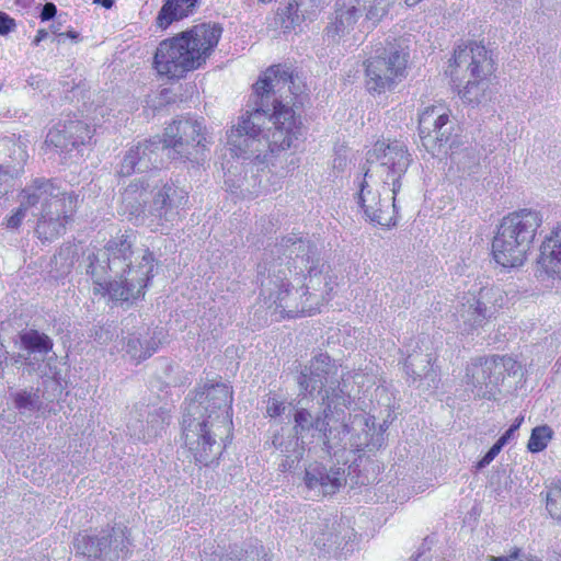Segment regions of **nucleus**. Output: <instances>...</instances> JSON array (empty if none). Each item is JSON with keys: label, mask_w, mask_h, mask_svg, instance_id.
Returning a JSON list of instances; mask_svg holds the SVG:
<instances>
[{"label": "nucleus", "mask_w": 561, "mask_h": 561, "mask_svg": "<svg viewBox=\"0 0 561 561\" xmlns=\"http://www.w3.org/2000/svg\"><path fill=\"white\" fill-rule=\"evenodd\" d=\"M34 359L32 358V356L28 355V353L26 355L24 354H21V353H16V354H13L11 357H10V362L12 365H27V366H32L34 365Z\"/></svg>", "instance_id": "4d7b16f0"}, {"label": "nucleus", "mask_w": 561, "mask_h": 561, "mask_svg": "<svg viewBox=\"0 0 561 561\" xmlns=\"http://www.w3.org/2000/svg\"><path fill=\"white\" fill-rule=\"evenodd\" d=\"M339 367L328 354L314 356L309 365L301 368L297 376V383L301 393H322L330 383L339 381Z\"/></svg>", "instance_id": "4be33fe9"}, {"label": "nucleus", "mask_w": 561, "mask_h": 561, "mask_svg": "<svg viewBox=\"0 0 561 561\" xmlns=\"http://www.w3.org/2000/svg\"><path fill=\"white\" fill-rule=\"evenodd\" d=\"M342 376H339L336 383H330L322 390V404L323 411L329 415L333 414V410L337 411L341 407L347 408L351 404V397L341 386Z\"/></svg>", "instance_id": "473e14b6"}, {"label": "nucleus", "mask_w": 561, "mask_h": 561, "mask_svg": "<svg viewBox=\"0 0 561 561\" xmlns=\"http://www.w3.org/2000/svg\"><path fill=\"white\" fill-rule=\"evenodd\" d=\"M524 421V416L517 417L514 423L506 430V432L497 439V442L504 447L511 439L514 438L515 432L520 427Z\"/></svg>", "instance_id": "603ef678"}, {"label": "nucleus", "mask_w": 561, "mask_h": 561, "mask_svg": "<svg viewBox=\"0 0 561 561\" xmlns=\"http://www.w3.org/2000/svg\"><path fill=\"white\" fill-rule=\"evenodd\" d=\"M167 156L172 160L199 165L206 160L207 138L202 124L188 117H179L169 124L161 138Z\"/></svg>", "instance_id": "f8f14e48"}, {"label": "nucleus", "mask_w": 561, "mask_h": 561, "mask_svg": "<svg viewBox=\"0 0 561 561\" xmlns=\"http://www.w3.org/2000/svg\"><path fill=\"white\" fill-rule=\"evenodd\" d=\"M48 35H49V31L48 30L39 28L37 31V34H36L35 38L33 39V45L38 46L42 41H44V39H46L48 37Z\"/></svg>", "instance_id": "13d9d810"}, {"label": "nucleus", "mask_w": 561, "mask_h": 561, "mask_svg": "<svg viewBox=\"0 0 561 561\" xmlns=\"http://www.w3.org/2000/svg\"><path fill=\"white\" fill-rule=\"evenodd\" d=\"M493 359L497 366L496 370L501 371V381L504 379L505 374L515 375L519 369L517 362L510 356L494 355Z\"/></svg>", "instance_id": "a18cd8bd"}, {"label": "nucleus", "mask_w": 561, "mask_h": 561, "mask_svg": "<svg viewBox=\"0 0 561 561\" xmlns=\"http://www.w3.org/2000/svg\"><path fill=\"white\" fill-rule=\"evenodd\" d=\"M341 427H342V433H343V435H346V434H348V433H350V426H348V424L343 423V424L341 425Z\"/></svg>", "instance_id": "69168bd1"}, {"label": "nucleus", "mask_w": 561, "mask_h": 561, "mask_svg": "<svg viewBox=\"0 0 561 561\" xmlns=\"http://www.w3.org/2000/svg\"><path fill=\"white\" fill-rule=\"evenodd\" d=\"M182 426L185 446L194 461L207 467L219 459L225 438L231 436L232 420L226 414L201 416L185 411Z\"/></svg>", "instance_id": "6e6552de"}, {"label": "nucleus", "mask_w": 561, "mask_h": 561, "mask_svg": "<svg viewBox=\"0 0 561 561\" xmlns=\"http://www.w3.org/2000/svg\"><path fill=\"white\" fill-rule=\"evenodd\" d=\"M454 82L460 79L462 72H469L467 84L459 89L458 94L465 103L478 105L485 100L488 78L495 71L492 51L476 42L463 47L458 46L449 65Z\"/></svg>", "instance_id": "1a4fd4ad"}, {"label": "nucleus", "mask_w": 561, "mask_h": 561, "mask_svg": "<svg viewBox=\"0 0 561 561\" xmlns=\"http://www.w3.org/2000/svg\"><path fill=\"white\" fill-rule=\"evenodd\" d=\"M502 305V293L496 287H481L477 294L462 296L454 313L457 328L467 334L483 328Z\"/></svg>", "instance_id": "2eb2a0df"}, {"label": "nucleus", "mask_w": 561, "mask_h": 561, "mask_svg": "<svg viewBox=\"0 0 561 561\" xmlns=\"http://www.w3.org/2000/svg\"><path fill=\"white\" fill-rule=\"evenodd\" d=\"M127 527L115 524L94 531H83L73 539L77 554L88 561H116L128 543Z\"/></svg>", "instance_id": "4468645a"}, {"label": "nucleus", "mask_w": 561, "mask_h": 561, "mask_svg": "<svg viewBox=\"0 0 561 561\" xmlns=\"http://www.w3.org/2000/svg\"><path fill=\"white\" fill-rule=\"evenodd\" d=\"M301 531L323 556L337 558L353 551L355 530L337 516H320L312 512L302 524Z\"/></svg>", "instance_id": "ddd939ff"}, {"label": "nucleus", "mask_w": 561, "mask_h": 561, "mask_svg": "<svg viewBox=\"0 0 561 561\" xmlns=\"http://www.w3.org/2000/svg\"><path fill=\"white\" fill-rule=\"evenodd\" d=\"M322 463H310L305 470L304 481L309 490H318L320 492V481L323 478Z\"/></svg>", "instance_id": "37998d69"}, {"label": "nucleus", "mask_w": 561, "mask_h": 561, "mask_svg": "<svg viewBox=\"0 0 561 561\" xmlns=\"http://www.w3.org/2000/svg\"><path fill=\"white\" fill-rule=\"evenodd\" d=\"M14 407L20 412H36L43 408L42 391L31 387L13 394Z\"/></svg>", "instance_id": "c9c22d12"}, {"label": "nucleus", "mask_w": 561, "mask_h": 561, "mask_svg": "<svg viewBox=\"0 0 561 561\" xmlns=\"http://www.w3.org/2000/svg\"><path fill=\"white\" fill-rule=\"evenodd\" d=\"M267 268V275L259 271L261 282V294L270 301V308L279 312L283 318H296L311 316L317 311L314 304L307 301L304 288L297 289L288 282L287 264L282 254H276Z\"/></svg>", "instance_id": "9d476101"}, {"label": "nucleus", "mask_w": 561, "mask_h": 561, "mask_svg": "<svg viewBox=\"0 0 561 561\" xmlns=\"http://www.w3.org/2000/svg\"><path fill=\"white\" fill-rule=\"evenodd\" d=\"M520 0H494L497 7H501L503 10L514 8Z\"/></svg>", "instance_id": "bf43d9fd"}, {"label": "nucleus", "mask_w": 561, "mask_h": 561, "mask_svg": "<svg viewBox=\"0 0 561 561\" xmlns=\"http://www.w3.org/2000/svg\"><path fill=\"white\" fill-rule=\"evenodd\" d=\"M329 415L322 410L316 416L305 408L297 409L294 414V431L295 439L304 438V434L314 430L319 433V437L322 440V449L331 454L335 450L342 440L341 437L332 436L333 428L329 424Z\"/></svg>", "instance_id": "5701e85b"}, {"label": "nucleus", "mask_w": 561, "mask_h": 561, "mask_svg": "<svg viewBox=\"0 0 561 561\" xmlns=\"http://www.w3.org/2000/svg\"><path fill=\"white\" fill-rule=\"evenodd\" d=\"M321 3H323V0H290L284 11L286 16L284 27L287 30L294 28Z\"/></svg>", "instance_id": "72a5a7b5"}, {"label": "nucleus", "mask_w": 561, "mask_h": 561, "mask_svg": "<svg viewBox=\"0 0 561 561\" xmlns=\"http://www.w3.org/2000/svg\"><path fill=\"white\" fill-rule=\"evenodd\" d=\"M15 26L14 19L5 12L0 11V35H8L14 31Z\"/></svg>", "instance_id": "5fc2aeb1"}, {"label": "nucleus", "mask_w": 561, "mask_h": 561, "mask_svg": "<svg viewBox=\"0 0 561 561\" xmlns=\"http://www.w3.org/2000/svg\"><path fill=\"white\" fill-rule=\"evenodd\" d=\"M409 51L401 44H389L364 62L365 87L370 94L394 89L405 77Z\"/></svg>", "instance_id": "9b49d317"}, {"label": "nucleus", "mask_w": 561, "mask_h": 561, "mask_svg": "<svg viewBox=\"0 0 561 561\" xmlns=\"http://www.w3.org/2000/svg\"><path fill=\"white\" fill-rule=\"evenodd\" d=\"M9 178H10L9 171L7 169H4L3 167H0V185L5 183Z\"/></svg>", "instance_id": "052dcab7"}, {"label": "nucleus", "mask_w": 561, "mask_h": 561, "mask_svg": "<svg viewBox=\"0 0 561 561\" xmlns=\"http://www.w3.org/2000/svg\"><path fill=\"white\" fill-rule=\"evenodd\" d=\"M232 389L225 382H205L198 387L194 400L185 409L191 414L219 416L226 414L231 417Z\"/></svg>", "instance_id": "aec40b11"}, {"label": "nucleus", "mask_w": 561, "mask_h": 561, "mask_svg": "<svg viewBox=\"0 0 561 561\" xmlns=\"http://www.w3.org/2000/svg\"><path fill=\"white\" fill-rule=\"evenodd\" d=\"M440 153L449 154L451 163L456 165L462 179H476L480 173V154L472 146L462 147V142L455 135Z\"/></svg>", "instance_id": "bb28decb"}, {"label": "nucleus", "mask_w": 561, "mask_h": 561, "mask_svg": "<svg viewBox=\"0 0 561 561\" xmlns=\"http://www.w3.org/2000/svg\"><path fill=\"white\" fill-rule=\"evenodd\" d=\"M493 356L490 358L479 357L467 366V385L476 389V396L485 398L491 393L490 386H497L501 381V371L496 370Z\"/></svg>", "instance_id": "a878e982"}, {"label": "nucleus", "mask_w": 561, "mask_h": 561, "mask_svg": "<svg viewBox=\"0 0 561 561\" xmlns=\"http://www.w3.org/2000/svg\"><path fill=\"white\" fill-rule=\"evenodd\" d=\"M20 346L34 360H44L49 352L53 351L54 342L50 336L35 329L23 330L19 333Z\"/></svg>", "instance_id": "c756f323"}, {"label": "nucleus", "mask_w": 561, "mask_h": 561, "mask_svg": "<svg viewBox=\"0 0 561 561\" xmlns=\"http://www.w3.org/2000/svg\"><path fill=\"white\" fill-rule=\"evenodd\" d=\"M323 478L320 483V492L323 495L335 493L345 482V470L341 467H331L328 469L322 465Z\"/></svg>", "instance_id": "e433bc0d"}, {"label": "nucleus", "mask_w": 561, "mask_h": 561, "mask_svg": "<svg viewBox=\"0 0 561 561\" xmlns=\"http://www.w3.org/2000/svg\"><path fill=\"white\" fill-rule=\"evenodd\" d=\"M301 92L288 67H270L253 84L244 113L228 134L231 156L261 170L275 152L290 148L302 135V123L284 101Z\"/></svg>", "instance_id": "f257e3e1"}, {"label": "nucleus", "mask_w": 561, "mask_h": 561, "mask_svg": "<svg viewBox=\"0 0 561 561\" xmlns=\"http://www.w3.org/2000/svg\"><path fill=\"white\" fill-rule=\"evenodd\" d=\"M66 22V14H58L56 19H54V22L50 24L48 31L49 33L55 35L54 41L57 42V44H61L65 42V34L61 32V27L64 23Z\"/></svg>", "instance_id": "8fccbe9b"}, {"label": "nucleus", "mask_w": 561, "mask_h": 561, "mask_svg": "<svg viewBox=\"0 0 561 561\" xmlns=\"http://www.w3.org/2000/svg\"><path fill=\"white\" fill-rule=\"evenodd\" d=\"M219 24L202 23L157 47L153 66L160 76L180 79L206 62L221 37Z\"/></svg>", "instance_id": "20e7f679"}, {"label": "nucleus", "mask_w": 561, "mask_h": 561, "mask_svg": "<svg viewBox=\"0 0 561 561\" xmlns=\"http://www.w3.org/2000/svg\"><path fill=\"white\" fill-rule=\"evenodd\" d=\"M295 455H289L288 453H283L286 457V459H284L280 463H279V468H280V471L285 472L287 470H290L294 466L295 462H298L302 456V451L300 449H298V447L296 449H293Z\"/></svg>", "instance_id": "864d4df0"}, {"label": "nucleus", "mask_w": 561, "mask_h": 561, "mask_svg": "<svg viewBox=\"0 0 561 561\" xmlns=\"http://www.w3.org/2000/svg\"><path fill=\"white\" fill-rule=\"evenodd\" d=\"M164 151L167 150L159 136L139 141L125 152L116 172L119 176H130L134 173L160 169Z\"/></svg>", "instance_id": "6ab92c4d"}, {"label": "nucleus", "mask_w": 561, "mask_h": 561, "mask_svg": "<svg viewBox=\"0 0 561 561\" xmlns=\"http://www.w3.org/2000/svg\"><path fill=\"white\" fill-rule=\"evenodd\" d=\"M188 202V193L173 182L164 183L154 194L148 209L150 222L157 226L173 224Z\"/></svg>", "instance_id": "412c9836"}, {"label": "nucleus", "mask_w": 561, "mask_h": 561, "mask_svg": "<svg viewBox=\"0 0 561 561\" xmlns=\"http://www.w3.org/2000/svg\"><path fill=\"white\" fill-rule=\"evenodd\" d=\"M46 144L59 148L62 151H71L70 138L65 133V124L51 128L46 136Z\"/></svg>", "instance_id": "a19ab883"}, {"label": "nucleus", "mask_w": 561, "mask_h": 561, "mask_svg": "<svg viewBox=\"0 0 561 561\" xmlns=\"http://www.w3.org/2000/svg\"><path fill=\"white\" fill-rule=\"evenodd\" d=\"M133 245L131 234L124 233L88 255L87 274L94 295L108 296L122 306L144 298L153 277L154 256L149 249L135 251Z\"/></svg>", "instance_id": "f03ea898"}, {"label": "nucleus", "mask_w": 561, "mask_h": 561, "mask_svg": "<svg viewBox=\"0 0 561 561\" xmlns=\"http://www.w3.org/2000/svg\"><path fill=\"white\" fill-rule=\"evenodd\" d=\"M552 430L548 425L537 426L531 431L527 448L531 453L542 451L552 438Z\"/></svg>", "instance_id": "58836bf2"}, {"label": "nucleus", "mask_w": 561, "mask_h": 561, "mask_svg": "<svg viewBox=\"0 0 561 561\" xmlns=\"http://www.w3.org/2000/svg\"><path fill=\"white\" fill-rule=\"evenodd\" d=\"M412 157L407 145L400 140L377 141L366 153L364 165V181L360 184L358 194L359 204L366 217L382 227L394 226L396 221L391 215L389 199H381L379 190H374V184H382V188L391 185L392 208L396 209V195L401 190V179L408 171Z\"/></svg>", "instance_id": "7ed1b4c3"}, {"label": "nucleus", "mask_w": 561, "mask_h": 561, "mask_svg": "<svg viewBox=\"0 0 561 561\" xmlns=\"http://www.w3.org/2000/svg\"><path fill=\"white\" fill-rule=\"evenodd\" d=\"M148 328L128 334L125 337L124 350L126 354L136 363L147 359L157 352L160 341L154 336Z\"/></svg>", "instance_id": "cd10ccee"}, {"label": "nucleus", "mask_w": 561, "mask_h": 561, "mask_svg": "<svg viewBox=\"0 0 561 561\" xmlns=\"http://www.w3.org/2000/svg\"><path fill=\"white\" fill-rule=\"evenodd\" d=\"M432 354L413 351L404 360V371L412 382L423 390H433L439 382V374L433 366Z\"/></svg>", "instance_id": "393cba45"}, {"label": "nucleus", "mask_w": 561, "mask_h": 561, "mask_svg": "<svg viewBox=\"0 0 561 561\" xmlns=\"http://www.w3.org/2000/svg\"><path fill=\"white\" fill-rule=\"evenodd\" d=\"M116 333V327L107 323L93 327L90 331V337H92L98 344L105 345L113 340Z\"/></svg>", "instance_id": "c03bdc74"}, {"label": "nucleus", "mask_w": 561, "mask_h": 561, "mask_svg": "<svg viewBox=\"0 0 561 561\" xmlns=\"http://www.w3.org/2000/svg\"><path fill=\"white\" fill-rule=\"evenodd\" d=\"M27 209L28 207L26 205H23V202L20 201V206L16 208L14 214L7 219V227L10 229L19 228L23 219L25 218Z\"/></svg>", "instance_id": "09e8293b"}, {"label": "nucleus", "mask_w": 561, "mask_h": 561, "mask_svg": "<svg viewBox=\"0 0 561 561\" xmlns=\"http://www.w3.org/2000/svg\"><path fill=\"white\" fill-rule=\"evenodd\" d=\"M272 253L284 256L289 274L294 272L296 275H302L307 272L304 294L307 295V301L314 304L317 310L320 305L330 300L331 293L336 286V277L330 266L321 262L316 244L291 234L282 238Z\"/></svg>", "instance_id": "423d86ee"}, {"label": "nucleus", "mask_w": 561, "mask_h": 561, "mask_svg": "<svg viewBox=\"0 0 561 561\" xmlns=\"http://www.w3.org/2000/svg\"><path fill=\"white\" fill-rule=\"evenodd\" d=\"M453 129L449 111L442 104L427 106L420 114L419 135L423 147L433 156L439 154L447 147L455 136Z\"/></svg>", "instance_id": "f3484780"}, {"label": "nucleus", "mask_w": 561, "mask_h": 561, "mask_svg": "<svg viewBox=\"0 0 561 561\" xmlns=\"http://www.w3.org/2000/svg\"><path fill=\"white\" fill-rule=\"evenodd\" d=\"M398 0H343L337 3L335 22L328 27V32L342 35L348 32L359 18L373 25L379 23L390 11Z\"/></svg>", "instance_id": "dca6fc26"}, {"label": "nucleus", "mask_w": 561, "mask_h": 561, "mask_svg": "<svg viewBox=\"0 0 561 561\" xmlns=\"http://www.w3.org/2000/svg\"><path fill=\"white\" fill-rule=\"evenodd\" d=\"M503 446L496 440V443L486 451V454L477 463L478 469H483L489 466L493 459L500 454Z\"/></svg>", "instance_id": "3c124183"}, {"label": "nucleus", "mask_w": 561, "mask_h": 561, "mask_svg": "<svg viewBox=\"0 0 561 561\" xmlns=\"http://www.w3.org/2000/svg\"><path fill=\"white\" fill-rule=\"evenodd\" d=\"M149 178L140 176L131 180L122 192V202L129 209L130 215L144 213L147 202V192L150 187Z\"/></svg>", "instance_id": "7c9ffc66"}, {"label": "nucleus", "mask_w": 561, "mask_h": 561, "mask_svg": "<svg viewBox=\"0 0 561 561\" xmlns=\"http://www.w3.org/2000/svg\"><path fill=\"white\" fill-rule=\"evenodd\" d=\"M170 420L168 408L137 403L129 413L127 434L134 440L148 443L165 431Z\"/></svg>", "instance_id": "a211bd4d"}, {"label": "nucleus", "mask_w": 561, "mask_h": 561, "mask_svg": "<svg viewBox=\"0 0 561 561\" xmlns=\"http://www.w3.org/2000/svg\"><path fill=\"white\" fill-rule=\"evenodd\" d=\"M95 3H101L105 9H111L114 5V0H94Z\"/></svg>", "instance_id": "e2e57ef3"}, {"label": "nucleus", "mask_w": 561, "mask_h": 561, "mask_svg": "<svg viewBox=\"0 0 561 561\" xmlns=\"http://www.w3.org/2000/svg\"><path fill=\"white\" fill-rule=\"evenodd\" d=\"M546 506L550 516L561 520V482L552 481L548 486Z\"/></svg>", "instance_id": "ea45409f"}, {"label": "nucleus", "mask_w": 561, "mask_h": 561, "mask_svg": "<svg viewBox=\"0 0 561 561\" xmlns=\"http://www.w3.org/2000/svg\"><path fill=\"white\" fill-rule=\"evenodd\" d=\"M93 131L91 127L81 121H69L65 123V133H68L72 149L83 146L92 139Z\"/></svg>", "instance_id": "4c0bfd02"}, {"label": "nucleus", "mask_w": 561, "mask_h": 561, "mask_svg": "<svg viewBox=\"0 0 561 561\" xmlns=\"http://www.w3.org/2000/svg\"><path fill=\"white\" fill-rule=\"evenodd\" d=\"M58 16L57 7L53 2H46L42 7L39 18L43 22L51 21Z\"/></svg>", "instance_id": "6e6d98bb"}, {"label": "nucleus", "mask_w": 561, "mask_h": 561, "mask_svg": "<svg viewBox=\"0 0 561 561\" xmlns=\"http://www.w3.org/2000/svg\"><path fill=\"white\" fill-rule=\"evenodd\" d=\"M541 224L542 215L530 208H522L503 217L492 241L495 262L505 268L522 266Z\"/></svg>", "instance_id": "0eeeda50"}, {"label": "nucleus", "mask_w": 561, "mask_h": 561, "mask_svg": "<svg viewBox=\"0 0 561 561\" xmlns=\"http://www.w3.org/2000/svg\"><path fill=\"white\" fill-rule=\"evenodd\" d=\"M64 34H65V38L67 37V38H70V39H72L75 42H77L79 39V36H80V34L78 32L73 31V30L64 32Z\"/></svg>", "instance_id": "680f3d73"}, {"label": "nucleus", "mask_w": 561, "mask_h": 561, "mask_svg": "<svg viewBox=\"0 0 561 561\" xmlns=\"http://www.w3.org/2000/svg\"><path fill=\"white\" fill-rule=\"evenodd\" d=\"M354 423L362 427V432L351 439V446L356 451L375 453L385 444L383 432L376 431L374 422L369 424V419L356 415Z\"/></svg>", "instance_id": "c85d7f7f"}, {"label": "nucleus", "mask_w": 561, "mask_h": 561, "mask_svg": "<svg viewBox=\"0 0 561 561\" xmlns=\"http://www.w3.org/2000/svg\"><path fill=\"white\" fill-rule=\"evenodd\" d=\"M51 264H54L58 268L59 275L68 274L75 264V255L71 249H61L51 259Z\"/></svg>", "instance_id": "79ce46f5"}, {"label": "nucleus", "mask_w": 561, "mask_h": 561, "mask_svg": "<svg viewBox=\"0 0 561 561\" xmlns=\"http://www.w3.org/2000/svg\"><path fill=\"white\" fill-rule=\"evenodd\" d=\"M422 0H404L407 7H414L420 3Z\"/></svg>", "instance_id": "0e129e2a"}, {"label": "nucleus", "mask_w": 561, "mask_h": 561, "mask_svg": "<svg viewBox=\"0 0 561 561\" xmlns=\"http://www.w3.org/2000/svg\"><path fill=\"white\" fill-rule=\"evenodd\" d=\"M518 556H519V549H515V550L511 553V556H510V557H511V558H513V559H517V558H518Z\"/></svg>", "instance_id": "774afa93"}, {"label": "nucleus", "mask_w": 561, "mask_h": 561, "mask_svg": "<svg viewBox=\"0 0 561 561\" xmlns=\"http://www.w3.org/2000/svg\"><path fill=\"white\" fill-rule=\"evenodd\" d=\"M272 445L282 453H289L291 448L296 449L299 444L295 437H290L288 440H285L282 434L275 433L272 438Z\"/></svg>", "instance_id": "49530a36"}, {"label": "nucleus", "mask_w": 561, "mask_h": 561, "mask_svg": "<svg viewBox=\"0 0 561 561\" xmlns=\"http://www.w3.org/2000/svg\"><path fill=\"white\" fill-rule=\"evenodd\" d=\"M23 205L34 209L37 218L35 232L44 242H50L65 231V225L75 213L78 195L65 192L54 179L34 178L20 193Z\"/></svg>", "instance_id": "39448f33"}, {"label": "nucleus", "mask_w": 561, "mask_h": 561, "mask_svg": "<svg viewBox=\"0 0 561 561\" xmlns=\"http://www.w3.org/2000/svg\"><path fill=\"white\" fill-rule=\"evenodd\" d=\"M536 276L542 282L561 280V225L545 236L539 247Z\"/></svg>", "instance_id": "b1692460"}, {"label": "nucleus", "mask_w": 561, "mask_h": 561, "mask_svg": "<svg viewBox=\"0 0 561 561\" xmlns=\"http://www.w3.org/2000/svg\"><path fill=\"white\" fill-rule=\"evenodd\" d=\"M198 0H165L157 16V24L167 28L173 21L191 14Z\"/></svg>", "instance_id": "2f4dec72"}, {"label": "nucleus", "mask_w": 561, "mask_h": 561, "mask_svg": "<svg viewBox=\"0 0 561 561\" xmlns=\"http://www.w3.org/2000/svg\"><path fill=\"white\" fill-rule=\"evenodd\" d=\"M219 561H270L264 547L256 540L241 547L234 546Z\"/></svg>", "instance_id": "f704fd0d"}, {"label": "nucleus", "mask_w": 561, "mask_h": 561, "mask_svg": "<svg viewBox=\"0 0 561 561\" xmlns=\"http://www.w3.org/2000/svg\"><path fill=\"white\" fill-rule=\"evenodd\" d=\"M286 402L276 397H270L266 405V414L270 417L280 416L286 411Z\"/></svg>", "instance_id": "de8ad7c7"}, {"label": "nucleus", "mask_w": 561, "mask_h": 561, "mask_svg": "<svg viewBox=\"0 0 561 561\" xmlns=\"http://www.w3.org/2000/svg\"><path fill=\"white\" fill-rule=\"evenodd\" d=\"M491 561H511L506 557H491Z\"/></svg>", "instance_id": "338daca9"}]
</instances>
